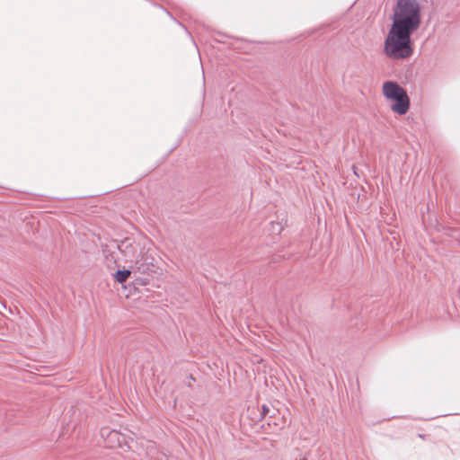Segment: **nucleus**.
I'll use <instances>...</instances> for the list:
<instances>
[{"label": "nucleus", "instance_id": "nucleus-7", "mask_svg": "<svg viewBox=\"0 0 460 460\" xmlns=\"http://www.w3.org/2000/svg\"><path fill=\"white\" fill-rule=\"evenodd\" d=\"M135 283L141 286H146L149 283V279L147 277L145 278H137L135 279Z\"/></svg>", "mask_w": 460, "mask_h": 460}, {"label": "nucleus", "instance_id": "nucleus-3", "mask_svg": "<svg viewBox=\"0 0 460 460\" xmlns=\"http://www.w3.org/2000/svg\"><path fill=\"white\" fill-rule=\"evenodd\" d=\"M117 249L120 253L126 257L130 258L134 256L135 249L133 246V240L130 237H126L117 243Z\"/></svg>", "mask_w": 460, "mask_h": 460}, {"label": "nucleus", "instance_id": "nucleus-5", "mask_svg": "<svg viewBox=\"0 0 460 460\" xmlns=\"http://www.w3.org/2000/svg\"><path fill=\"white\" fill-rule=\"evenodd\" d=\"M109 441L116 442L117 446L122 447V443L125 441L124 437L117 430H111L107 434Z\"/></svg>", "mask_w": 460, "mask_h": 460}, {"label": "nucleus", "instance_id": "nucleus-6", "mask_svg": "<svg viewBox=\"0 0 460 460\" xmlns=\"http://www.w3.org/2000/svg\"><path fill=\"white\" fill-rule=\"evenodd\" d=\"M131 275L130 270H118L114 273V279L118 283H124Z\"/></svg>", "mask_w": 460, "mask_h": 460}, {"label": "nucleus", "instance_id": "nucleus-8", "mask_svg": "<svg viewBox=\"0 0 460 460\" xmlns=\"http://www.w3.org/2000/svg\"><path fill=\"white\" fill-rule=\"evenodd\" d=\"M270 409L267 405L263 404L261 407V412L260 416V420H262L269 412Z\"/></svg>", "mask_w": 460, "mask_h": 460}, {"label": "nucleus", "instance_id": "nucleus-12", "mask_svg": "<svg viewBox=\"0 0 460 460\" xmlns=\"http://www.w3.org/2000/svg\"><path fill=\"white\" fill-rule=\"evenodd\" d=\"M104 431L105 430H103V429L102 430V436H104Z\"/></svg>", "mask_w": 460, "mask_h": 460}, {"label": "nucleus", "instance_id": "nucleus-10", "mask_svg": "<svg viewBox=\"0 0 460 460\" xmlns=\"http://www.w3.org/2000/svg\"><path fill=\"white\" fill-rule=\"evenodd\" d=\"M141 260L143 261L144 263H150V262L154 261L153 257H146V258H142Z\"/></svg>", "mask_w": 460, "mask_h": 460}, {"label": "nucleus", "instance_id": "nucleus-2", "mask_svg": "<svg viewBox=\"0 0 460 460\" xmlns=\"http://www.w3.org/2000/svg\"><path fill=\"white\" fill-rule=\"evenodd\" d=\"M383 95L394 102L391 110L398 115H404L408 112L411 105L407 91L395 81H385L383 84Z\"/></svg>", "mask_w": 460, "mask_h": 460}, {"label": "nucleus", "instance_id": "nucleus-9", "mask_svg": "<svg viewBox=\"0 0 460 460\" xmlns=\"http://www.w3.org/2000/svg\"><path fill=\"white\" fill-rule=\"evenodd\" d=\"M195 381V378L193 377V376L191 374H190L189 376H187L186 377V381H185V385L188 386V387H191V382Z\"/></svg>", "mask_w": 460, "mask_h": 460}, {"label": "nucleus", "instance_id": "nucleus-1", "mask_svg": "<svg viewBox=\"0 0 460 460\" xmlns=\"http://www.w3.org/2000/svg\"><path fill=\"white\" fill-rule=\"evenodd\" d=\"M383 52L394 60L409 58L414 51L411 35L421 24V8L417 0H397Z\"/></svg>", "mask_w": 460, "mask_h": 460}, {"label": "nucleus", "instance_id": "nucleus-4", "mask_svg": "<svg viewBox=\"0 0 460 460\" xmlns=\"http://www.w3.org/2000/svg\"><path fill=\"white\" fill-rule=\"evenodd\" d=\"M154 267V263H144L142 260H137L135 265L133 267L135 272H138L140 274H149L153 272L152 268Z\"/></svg>", "mask_w": 460, "mask_h": 460}, {"label": "nucleus", "instance_id": "nucleus-11", "mask_svg": "<svg viewBox=\"0 0 460 460\" xmlns=\"http://www.w3.org/2000/svg\"><path fill=\"white\" fill-rule=\"evenodd\" d=\"M156 460H168L164 454H158Z\"/></svg>", "mask_w": 460, "mask_h": 460}]
</instances>
